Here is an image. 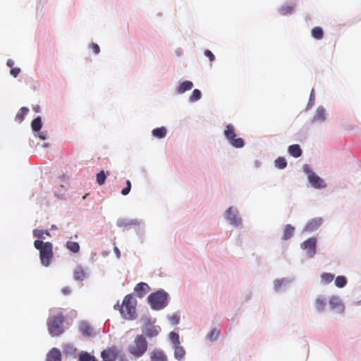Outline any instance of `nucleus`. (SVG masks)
<instances>
[{
    "instance_id": "nucleus-1",
    "label": "nucleus",
    "mask_w": 361,
    "mask_h": 361,
    "mask_svg": "<svg viewBox=\"0 0 361 361\" xmlns=\"http://www.w3.org/2000/svg\"><path fill=\"white\" fill-rule=\"evenodd\" d=\"M137 301L134 297L129 294L125 296L122 305L118 302L114 305L115 310H118L122 317L126 319H133L136 315Z\"/></svg>"
},
{
    "instance_id": "nucleus-15",
    "label": "nucleus",
    "mask_w": 361,
    "mask_h": 361,
    "mask_svg": "<svg viewBox=\"0 0 361 361\" xmlns=\"http://www.w3.org/2000/svg\"><path fill=\"white\" fill-rule=\"evenodd\" d=\"M47 361H61V354L59 349L52 348L47 356Z\"/></svg>"
},
{
    "instance_id": "nucleus-33",
    "label": "nucleus",
    "mask_w": 361,
    "mask_h": 361,
    "mask_svg": "<svg viewBox=\"0 0 361 361\" xmlns=\"http://www.w3.org/2000/svg\"><path fill=\"white\" fill-rule=\"evenodd\" d=\"M294 6L293 5H284L280 8V13L281 15H287L293 13Z\"/></svg>"
},
{
    "instance_id": "nucleus-49",
    "label": "nucleus",
    "mask_w": 361,
    "mask_h": 361,
    "mask_svg": "<svg viewBox=\"0 0 361 361\" xmlns=\"http://www.w3.org/2000/svg\"><path fill=\"white\" fill-rule=\"evenodd\" d=\"M6 65L11 68H13V65H14V62L13 60L11 59H8L6 62Z\"/></svg>"
},
{
    "instance_id": "nucleus-39",
    "label": "nucleus",
    "mask_w": 361,
    "mask_h": 361,
    "mask_svg": "<svg viewBox=\"0 0 361 361\" xmlns=\"http://www.w3.org/2000/svg\"><path fill=\"white\" fill-rule=\"evenodd\" d=\"M169 321L173 325H176L179 323L180 321V317L177 314H173L171 317H169Z\"/></svg>"
},
{
    "instance_id": "nucleus-12",
    "label": "nucleus",
    "mask_w": 361,
    "mask_h": 361,
    "mask_svg": "<svg viewBox=\"0 0 361 361\" xmlns=\"http://www.w3.org/2000/svg\"><path fill=\"white\" fill-rule=\"evenodd\" d=\"M79 331L86 337L92 336L94 334L92 327L87 322H81L80 323Z\"/></svg>"
},
{
    "instance_id": "nucleus-44",
    "label": "nucleus",
    "mask_w": 361,
    "mask_h": 361,
    "mask_svg": "<svg viewBox=\"0 0 361 361\" xmlns=\"http://www.w3.org/2000/svg\"><path fill=\"white\" fill-rule=\"evenodd\" d=\"M204 55L209 58L210 61H213L215 59L214 55L209 50H205Z\"/></svg>"
},
{
    "instance_id": "nucleus-2",
    "label": "nucleus",
    "mask_w": 361,
    "mask_h": 361,
    "mask_svg": "<svg viewBox=\"0 0 361 361\" xmlns=\"http://www.w3.org/2000/svg\"><path fill=\"white\" fill-rule=\"evenodd\" d=\"M35 247L39 250L41 263L44 267H48L53 258V245L50 242H43L36 240L34 242Z\"/></svg>"
},
{
    "instance_id": "nucleus-17",
    "label": "nucleus",
    "mask_w": 361,
    "mask_h": 361,
    "mask_svg": "<svg viewBox=\"0 0 361 361\" xmlns=\"http://www.w3.org/2000/svg\"><path fill=\"white\" fill-rule=\"evenodd\" d=\"M288 153L295 158H298L302 154V149L299 145H292L288 148Z\"/></svg>"
},
{
    "instance_id": "nucleus-34",
    "label": "nucleus",
    "mask_w": 361,
    "mask_h": 361,
    "mask_svg": "<svg viewBox=\"0 0 361 361\" xmlns=\"http://www.w3.org/2000/svg\"><path fill=\"white\" fill-rule=\"evenodd\" d=\"M220 334V331L219 329L214 328L207 335V338L211 341H214L217 339Z\"/></svg>"
},
{
    "instance_id": "nucleus-7",
    "label": "nucleus",
    "mask_w": 361,
    "mask_h": 361,
    "mask_svg": "<svg viewBox=\"0 0 361 361\" xmlns=\"http://www.w3.org/2000/svg\"><path fill=\"white\" fill-rule=\"evenodd\" d=\"M316 246V238H310L301 244L302 249L307 250V255L309 257H312L315 255Z\"/></svg>"
},
{
    "instance_id": "nucleus-32",
    "label": "nucleus",
    "mask_w": 361,
    "mask_h": 361,
    "mask_svg": "<svg viewBox=\"0 0 361 361\" xmlns=\"http://www.w3.org/2000/svg\"><path fill=\"white\" fill-rule=\"evenodd\" d=\"M169 338H170L171 343H173V346L180 345V340H179V335L177 333H176L174 331H171L169 334Z\"/></svg>"
},
{
    "instance_id": "nucleus-5",
    "label": "nucleus",
    "mask_w": 361,
    "mask_h": 361,
    "mask_svg": "<svg viewBox=\"0 0 361 361\" xmlns=\"http://www.w3.org/2000/svg\"><path fill=\"white\" fill-rule=\"evenodd\" d=\"M168 294L164 290H158L148 296V302L155 310L163 309L167 305Z\"/></svg>"
},
{
    "instance_id": "nucleus-51",
    "label": "nucleus",
    "mask_w": 361,
    "mask_h": 361,
    "mask_svg": "<svg viewBox=\"0 0 361 361\" xmlns=\"http://www.w3.org/2000/svg\"><path fill=\"white\" fill-rule=\"evenodd\" d=\"M45 233H46L47 235L49 234V233L48 231H46Z\"/></svg>"
},
{
    "instance_id": "nucleus-38",
    "label": "nucleus",
    "mask_w": 361,
    "mask_h": 361,
    "mask_svg": "<svg viewBox=\"0 0 361 361\" xmlns=\"http://www.w3.org/2000/svg\"><path fill=\"white\" fill-rule=\"evenodd\" d=\"M130 189H131V183L129 180H126V187L121 190V194L123 195H127L130 192Z\"/></svg>"
},
{
    "instance_id": "nucleus-22",
    "label": "nucleus",
    "mask_w": 361,
    "mask_h": 361,
    "mask_svg": "<svg viewBox=\"0 0 361 361\" xmlns=\"http://www.w3.org/2000/svg\"><path fill=\"white\" fill-rule=\"evenodd\" d=\"M66 247L73 253H78L80 251V245L77 242L68 240L66 243Z\"/></svg>"
},
{
    "instance_id": "nucleus-21",
    "label": "nucleus",
    "mask_w": 361,
    "mask_h": 361,
    "mask_svg": "<svg viewBox=\"0 0 361 361\" xmlns=\"http://www.w3.org/2000/svg\"><path fill=\"white\" fill-rule=\"evenodd\" d=\"M152 361H167L166 355L162 351L154 350L152 353Z\"/></svg>"
},
{
    "instance_id": "nucleus-40",
    "label": "nucleus",
    "mask_w": 361,
    "mask_h": 361,
    "mask_svg": "<svg viewBox=\"0 0 361 361\" xmlns=\"http://www.w3.org/2000/svg\"><path fill=\"white\" fill-rule=\"evenodd\" d=\"M44 232L42 230L35 229L33 231V235L39 239L44 238Z\"/></svg>"
},
{
    "instance_id": "nucleus-37",
    "label": "nucleus",
    "mask_w": 361,
    "mask_h": 361,
    "mask_svg": "<svg viewBox=\"0 0 361 361\" xmlns=\"http://www.w3.org/2000/svg\"><path fill=\"white\" fill-rule=\"evenodd\" d=\"M315 306L318 311H323L326 306V302L323 299L318 298L315 301Z\"/></svg>"
},
{
    "instance_id": "nucleus-11",
    "label": "nucleus",
    "mask_w": 361,
    "mask_h": 361,
    "mask_svg": "<svg viewBox=\"0 0 361 361\" xmlns=\"http://www.w3.org/2000/svg\"><path fill=\"white\" fill-rule=\"evenodd\" d=\"M102 361H116L117 353L111 348L104 350L101 353Z\"/></svg>"
},
{
    "instance_id": "nucleus-16",
    "label": "nucleus",
    "mask_w": 361,
    "mask_h": 361,
    "mask_svg": "<svg viewBox=\"0 0 361 361\" xmlns=\"http://www.w3.org/2000/svg\"><path fill=\"white\" fill-rule=\"evenodd\" d=\"M326 119V111L324 107L319 106L313 116L312 122L324 121Z\"/></svg>"
},
{
    "instance_id": "nucleus-19",
    "label": "nucleus",
    "mask_w": 361,
    "mask_h": 361,
    "mask_svg": "<svg viewBox=\"0 0 361 361\" xmlns=\"http://www.w3.org/2000/svg\"><path fill=\"white\" fill-rule=\"evenodd\" d=\"M174 357L178 360H183L185 355V350L180 345L173 346Z\"/></svg>"
},
{
    "instance_id": "nucleus-30",
    "label": "nucleus",
    "mask_w": 361,
    "mask_h": 361,
    "mask_svg": "<svg viewBox=\"0 0 361 361\" xmlns=\"http://www.w3.org/2000/svg\"><path fill=\"white\" fill-rule=\"evenodd\" d=\"M334 279V275L331 273H323L321 276L322 281L324 284L331 283Z\"/></svg>"
},
{
    "instance_id": "nucleus-36",
    "label": "nucleus",
    "mask_w": 361,
    "mask_h": 361,
    "mask_svg": "<svg viewBox=\"0 0 361 361\" xmlns=\"http://www.w3.org/2000/svg\"><path fill=\"white\" fill-rule=\"evenodd\" d=\"M106 178V175L105 174L104 171H101L99 173H98L97 174L96 180H97V183L99 185H102L105 183Z\"/></svg>"
},
{
    "instance_id": "nucleus-50",
    "label": "nucleus",
    "mask_w": 361,
    "mask_h": 361,
    "mask_svg": "<svg viewBox=\"0 0 361 361\" xmlns=\"http://www.w3.org/2000/svg\"><path fill=\"white\" fill-rule=\"evenodd\" d=\"M37 112L39 111V106L35 110Z\"/></svg>"
},
{
    "instance_id": "nucleus-8",
    "label": "nucleus",
    "mask_w": 361,
    "mask_h": 361,
    "mask_svg": "<svg viewBox=\"0 0 361 361\" xmlns=\"http://www.w3.org/2000/svg\"><path fill=\"white\" fill-rule=\"evenodd\" d=\"M226 217L231 224L238 226L241 224V219L238 215L237 209L229 207L226 212Z\"/></svg>"
},
{
    "instance_id": "nucleus-29",
    "label": "nucleus",
    "mask_w": 361,
    "mask_h": 361,
    "mask_svg": "<svg viewBox=\"0 0 361 361\" xmlns=\"http://www.w3.org/2000/svg\"><path fill=\"white\" fill-rule=\"evenodd\" d=\"M274 165L276 168L279 169H283L284 168L286 167L287 162L284 157H279L275 160Z\"/></svg>"
},
{
    "instance_id": "nucleus-24",
    "label": "nucleus",
    "mask_w": 361,
    "mask_h": 361,
    "mask_svg": "<svg viewBox=\"0 0 361 361\" xmlns=\"http://www.w3.org/2000/svg\"><path fill=\"white\" fill-rule=\"evenodd\" d=\"M152 134L155 137L163 138L166 135V129L165 127L157 128L152 131Z\"/></svg>"
},
{
    "instance_id": "nucleus-41",
    "label": "nucleus",
    "mask_w": 361,
    "mask_h": 361,
    "mask_svg": "<svg viewBox=\"0 0 361 361\" xmlns=\"http://www.w3.org/2000/svg\"><path fill=\"white\" fill-rule=\"evenodd\" d=\"M284 279H279L274 281V289L278 291L279 290L281 286L284 283Z\"/></svg>"
},
{
    "instance_id": "nucleus-13",
    "label": "nucleus",
    "mask_w": 361,
    "mask_h": 361,
    "mask_svg": "<svg viewBox=\"0 0 361 361\" xmlns=\"http://www.w3.org/2000/svg\"><path fill=\"white\" fill-rule=\"evenodd\" d=\"M149 287L146 283H139L135 287V292L139 298H142L149 290Z\"/></svg>"
},
{
    "instance_id": "nucleus-27",
    "label": "nucleus",
    "mask_w": 361,
    "mask_h": 361,
    "mask_svg": "<svg viewBox=\"0 0 361 361\" xmlns=\"http://www.w3.org/2000/svg\"><path fill=\"white\" fill-rule=\"evenodd\" d=\"M28 111L29 110L27 107L20 108L16 116V120L20 123L22 122L24 120L25 116L27 115Z\"/></svg>"
},
{
    "instance_id": "nucleus-26",
    "label": "nucleus",
    "mask_w": 361,
    "mask_h": 361,
    "mask_svg": "<svg viewBox=\"0 0 361 361\" xmlns=\"http://www.w3.org/2000/svg\"><path fill=\"white\" fill-rule=\"evenodd\" d=\"M312 37L316 39H321L324 37V32L322 27H314L311 31Z\"/></svg>"
},
{
    "instance_id": "nucleus-6",
    "label": "nucleus",
    "mask_w": 361,
    "mask_h": 361,
    "mask_svg": "<svg viewBox=\"0 0 361 361\" xmlns=\"http://www.w3.org/2000/svg\"><path fill=\"white\" fill-rule=\"evenodd\" d=\"M224 135L229 140L231 145L235 148H242L245 143L242 138H235L236 134L233 125L228 124L224 130Z\"/></svg>"
},
{
    "instance_id": "nucleus-43",
    "label": "nucleus",
    "mask_w": 361,
    "mask_h": 361,
    "mask_svg": "<svg viewBox=\"0 0 361 361\" xmlns=\"http://www.w3.org/2000/svg\"><path fill=\"white\" fill-rule=\"evenodd\" d=\"M20 73V68H11V71H10L11 75H13L14 78L17 77Z\"/></svg>"
},
{
    "instance_id": "nucleus-25",
    "label": "nucleus",
    "mask_w": 361,
    "mask_h": 361,
    "mask_svg": "<svg viewBox=\"0 0 361 361\" xmlns=\"http://www.w3.org/2000/svg\"><path fill=\"white\" fill-rule=\"evenodd\" d=\"M86 276V273L81 267H78L74 271V279L78 281H83Z\"/></svg>"
},
{
    "instance_id": "nucleus-20",
    "label": "nucleus",
    "mask_w": 361,
    "mask_h": 361,
    "mask_svg": "<svg viewBox=\"0 0 361 361\" xmlns=\"http://www.w3.org/2000/svg\"><path fill=\"white\" fill-rule=\"evenodd\" d=\"M294 231L295 228L293 226L290 224H286L284 228L282 239L284 240L290 239L293 236Z\"/></svg>"
},
{
    "instance_id": "nucleus-45",
    "label": "nucleus",
    "mask_w": 361,
    "mask_h": 361,
    "mask_svg": "<svg viewBox=\"0 0 361 361\" xmlns=\"http://www.w3.org/2000/svg\"><path fill=\"white\" fill-rule=\"evenodd\" d=\"M158 334V331L152 329L147 331V335L149 337L156 336Z\"/></svg>"
},
{
    "instance_id": "nucleus-23",
    "label": "nucleus",
    "mask_w": 361,
    "mask_h": 361,
    "mask_svg": "<svg viewBox=\"0 0 361 361\" xmlns=\"http://www.w3.org/2000/svg\"><path fill=\"white\" fill-rule=\"evenodd\" d=\"M78 361H98L94 356L91 355L89 353L82 351L79 354Z\"/></svg>"
},
{
    "instance_id": "nucleus-31",
    "label": "nucleus",
    "mask_w": 361,
    "mask_h": 361,
    "mask_svg": "<svg viewBox=\"0 0 361 361\" xmlns=\"http://www.w3.org/2000/svg\"><path fill=\"white\" fill-rule=\"evenodd\" d=\"M347 283V279L343 276H338L335 279V285L338 288H343Z\"/></svg>"
},
{
    "instance_id": "nucleus-46",
    "label": "nucleus",
    "mask_w": 361,
    "mask_h": 361,
    "mask_svg": "<svg viewBox=\"0 0 361 361\" xmlns=\"http://www.w3.org/2000/svg\"><path fill=\"white\" fill-rule=\"evenodd\" d=\"M39 137L42 139V140H45L47 138V132H41L39 134Z\"/></svg>"
},
{
    "instance_id": "nucleus-42",
    "label": "nucleus",
    "mask_w": 361,
    "mask_h": 361,
    "mask_svg": "<svg viewBox=\"0 0 361 361\" xmlns=\"http://www.w3.org/2000/svg\"><path fill=\"white\" fill-rule=\"evenodd\" d=\"M90 48L92 49V51H93V52H94V54H99V51H100V48H99V45H98L97 44H96V43H92V44H90Z\"/></svg>"
},
{
    "instance_id": "nucleus-10",
    "label": "nucleus",
    "mask_w": 361,
    "mask_h": 361,
    "mask_svg": "<svg viewBox=\"0 0 361 361\" xmlns=\"http://www.w3.org/2000/svg\"><path fill=\"white\" fill-rule=\"evenodd\" d=\"M308 180L312 186L320 188L325 187L324 181L314 173L308 175Z\"/></svg>"
},
{
    "instance_id": "nucleus-9",
    "label": "nucleus",
    "mask_w": 361,
    "mask_h": 361,
    "mask_svg": "<svg viewBox=\"0 0 361 361\" xmlns=\"http://www.w3.org/2000/svg\"><path fill=\"white\" fill-rule=\"evenodd\" d=\"M322 222L323 219L321 217L312 219L307 223L304 231L307 232L314 231L322 225Z\"/></svg>"
},
{
    "instance_id": "nucleus-14",
    "label": "nucleus",
    "mask_w": 361,
    "mask_h": 361,
    "mask_svg": "<svg viewBox=\"0 0 361 361\" xmlns=\"http://www.w3.org/2000/svg\"><path fill=\"white\" fill-rule=\"evenodd\" d=\"M329 305L331 309L343 311L344 306L341 300L336 296H332L329 299Z\"/></svg>"
},
{
    "instance_id": "nucleus-3",
    "label": "nucleus",
    "mask_w": 361,
    "mask_h": 361,
    "mask_svg": "<svg viewBox=\"0 0 361 361\" xmlns=\"http://www.w3.org/2000/svg\"><path fill=\"white\" fill-rule=\"evenodd\" d=\"M64 320V316L61 312H57L55 314L49 316L47 320V328L49 333L52 336H59L63 333Z\"/></svg>"
},
{
    "instance_id": "nucleus-18",
    "label": "nucleus",
    "mask_w": 361,
    "mask_h": 361,
    "mask_svg": "<svg viewBox=\"0 0 361 361\" xmlns=\"http://www.w3.org/2000/svg\"><path fill=\"white\" fill-rule=\"evenodd\" d=\"M193 87V83L191 81H184L181 82L177 89V92L179 94H183L188 90H190Z\"/></svg>"
},
{
    "instance_id": "nucleus-35",
    "label": "nucleus",
    "mask_w": 361,
    "mask_h": 361,
    "mask_svg": "<svg viewBox=\"0 0 361 361\" xmlns=\"http://www.w3.org/2000/svg\"><path fill=\"white\" fill-rule=\"evenodd\" d=\"M201 92L197 89H195L192 91L191 95L190 96V101L192 102H196L201 98Z\"/></svg>"
},
{
    "instance_id": "nucleus-4",
    "label": "nucleus",
    "mask_w": 361,
    "mask_h": 361,
    "mask_svg": "<svg viewBox=\"0 0 361 361\" xmlns=\"http://www.w3.org/2000/svg\"><path fill=\"white\" fill-rule=\"evenodd\" d=\"M147 350V342L143 335H138L135 338L132 344L128 347L129 353L135 357L143 355Z\"/></svg>"
},
{
    "instance_id": "nucleus-48",
    "label": "nucleus",
    "mask_w": 361,
    "mask_h": 361,
    "mask_svg": "<svg viewBox=\"0 0 361 361\" xmlns=\"http://www.w3.org/2000/svg\"><path fill=\"white\" fill-rule=\"evenodd\" d=\"M114 252H115V253H116V257H117L118 258H119V257H120V256H121V252H120L119 249H118L117 247H114Z\"/></svg>"
},
{
    "instance_id": "nucleus-28",
    "label": "nucleus",
    "mask_w": 361,
    "mask_h": 361,
    "mask_svg": "<svg viewBox=\"0 0 361 361\" xmlns=\"http://www.w3.org/2000/svg\"><path fill=\"white\" fill-rule=\"evenodd\" d=\"M31 127L33 131H39L42 128V120L40 116L35 118L31 123Z\"/></svg>"
},
{
    "instance_id": "nucleus-47",
    "label": "nucleus",
    "mask_w": 361,
    "mask_h": 361,
    "mask_svg": "<svg viewBox=\"0 0 361 361\" xmlns=\"http://www.w3.org/2000/svg\"><path fill=\"white\" fill-rule=\"evenodd\" d=\"M62 293L64 295H68L71 293V289L68 287H65L62 289Z\"/></svg>"
}]
</instances>
